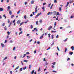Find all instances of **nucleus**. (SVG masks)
Returning a JSON list of instances; mask_svg holds the SVG:
<instances>
[{"label":"nucleus","instance_id":"1","mask_svg":"<svg viewBox=\"0 0 74 74\" xmlns=\"http://www.w3.org/2000/svg\"><path fill=\"white\" fill-rule=\"evenodd\" d=\"M41 15V12H40V13H38V14H37V15L36 16V17L37 18V17H38V16H39V15Z\"/></svg>","mask_w":74,"mask_h":74},{"label":"nucleus","instance_id":"2","mask_svg":"<svg viewBox=\"0 0 74 74\" xmlns=\"http://www.w3.org/2000/svg\"><path fill=\"white\" fill-rule=\"evenodd\" d=\"M52 28V26H50L49 27L48 29V30H51Z\"/></svg>","mask_w":74,"mask_h":74},{"label":"nucleus","instance_id":"3","mask_svg":"<svg viewBox=\"0 0 74 74\" xmlns=\"http://www.w3.org/2000/svg\"><path fill=\"white\" fill-rule=\"evenodd\" d=\"M37 7H38V6H36V8L35 9V11L36 13H37Z\"/></svg>","mask_w":74,"mask_h":74},{"label":"nucleus","instance_id":"4","mask_svg":"<svg viewBox=\"0 0 74 74\" xmlns=\"http://www.w3.org/2000/svg\"><path fill=\"white\" fill-rule=\"evenodd\" d=\"M35 30H36V32H37V31H38V30L37 29V27H36L34 28V29L32 30V32H34Z\"/></svg>","mask_w":74,"mask_h":74},{"label":"nucleus","instance_id":"5","mask_svg":"<svg viewBox=\"0 0 74 74\" xmlns=\"http://www.w3.org/2000/svg\"><path fill=\"white\" fill-rule=\"evenodd\" d=\"M21 20H19L17 21V23L18 24H19L20 23H21Z\"/></svg>","mask_w":74,"mask_h":74},{"label":"nucleus","instance_id":"6","mask_svg":"<svg viewBox=\"0 0 74 74\" xmlns=\"http://www.w3.org/2000/svg\"><path fill=\"white\" fill-rule=\"evenodd\" d=\"M34 3V1L32 0L31 2V4H33Z\"/></svg>","mask_w":74,"mask_h":74},{"label":"nucleus","instance_id":"7","mask_svg":"<svg viewBox=\"0 0 74 74\" xmlns=\"http://www.w3.org/2000/svg\"><path fill=\"white\" fill-rule=\"evenodd\" d=\"M4 28L5 30H7V27L6 26H5V27H4Z\"/></svg>","mask_w":74,"mask_h":74},{"label":"nucleus","instance_id":"8","mask_svg":"<svg viewBox=\"0 0 74 74\" xmlns=\"http://www.w3.org/2000/svg\"><path fill=\"white\" fill-rule=\"evenodd\" d=\"M23 23H24V22H22L20 23V26H21L22 25H23Z\"/></svg>","mask_w":74,"mask_h":74},{"label":"nucleus","instance_id":"9","mask_svg":"<svg viewBox=\"0 0 74 74\" xmlns=\"http://www.w3.org/2000/svg\"><path fill=\"white\" fill-rule=\"evenodd\" d=\"M71 49H72V51H74V46H72L71 48Z\"/></svg>","mask_w":74,"mask_h":74},{"label":"nucleus","instance_id":"10","mask_svg":"<svg viewBox=\"0 0 74 74\" xmlns=\"http://www.w3.org/2000/svg\"><path fill=\"white\" fill-rule=\"evenodd\" d=\"M3 9L2 8H0V11H3Z\"/></svg>","mask_w":74,"mask_h":74},{"label":"nucleus","instance_id":"11","mask_svg":"<svg viewBox=\"0 0 74 74\" xmlns=\"http://www.w3.org/2000/svg\"><path fill=\"white\" fill-rule=\"evenodd\" d=\"M8 9L7 10V11H9L10 10V6H8Z\"/></svg>","mask_w":74,"mask_h":74},{"label":"nucleus","instance_id":"12","mask_svg":"<svg viewBox=\"0 0 74 74\" xmlns=\"http://www.w3.org/2000/svg\"><path fill=\"white\" fill-rule=\"evenodd\" d=\"M42 9L43 11H45V7H43L42 8Z\"/></svg>","mask_w":74,"mask_h":74},{"label":"nucleus","instance_id":"13","mask_svg":"<svg viewBox=\"0 0 74 74\" xmlns=\"http://www.w3.org/2000/svg\"><path fill=\"white\" fill-rule=\"evenodd\" d=\"M1 44L2 47H4V45L3 43H1Z\"/></svg>","mask_w":74,"mask_h":74},{"label":"nucleus","instance_id":"14","mask_svg":"<svg viewBox=\"0 0 74 74\" xmlns=\"http://www.w3.org/2000/svg\"><path fill=\"white\" fill-rule=\"evenodd\" d=\"M34 70H33L31 72V74H33L34 73Z\"/></svg>","mask_w":74,"mask_h":74},{"label":"nucleus","instance_id":"15","mask_svg":"<svg viewBox=\"0 0 74 74\" xmlns=\"http://www.w3.org/2000/svg\"><path fill=\"white\" fill-rule=\"evenodd\" d=\"M6 59H7V57H6L4 58L3 59V60H5Z\"/></svg>","mask_w":74,"mask_h":74},{"label":"nucleus","instance_id":"16","mask_svg":"<svg viewBox=\"0 0 74 74\" xmlns=\"http://www.w3.org/2000/svg\"><path fill=\"white\" fill-rule=\"evenodd\" d=\"M40 70H41V68L40 67L38 69V71L39 72L40 71Z\"/></svg>","mask_w":74,"mask_h":74},{"label":"nucleus","instance_id":"17","mask_svg":"<svg viewBox=\"0 0 74 74\" xmlns=\"http://www.w3.org/2000/svg\"><path fill=\"white\" fill-rule=\"evenodd\" d=\"M25 56H26V54H24V56H23L22 57L23 58H25Z\"/></svg>","mask_w":74,"mask_h":74},{"label":"nucleus","instance_id":"18","mask_svg":"<svg viewBox=\"0 0 74 74\" xmlns=\"http://www.w3.org/2000/svg\"><path fill=\"white\" fill-rule=\"evenodd\" d=\"M73 52H71L70 53H69V55H73Z\"/></svg>","mask_w":74,"mask_h":74},{"label":"nucleus","instance_id":"19","mask_svg":"<svg viewBox=\"0 0 74 74\" xmlns=\"http://www.w3.org/2000/svg\"><path fill=\"white\" fill-rule=\"evenodd\" d=\"M5 14H4L3 15V17H5V19H6L7 18V17H6V16H5Z\"/></svg>","mask_w":74,"mask_h":74},{"label":"nucleus","instance_id":"20","mask_svg":"<svg viewBox=\"0 0 74 74\" xmlns=\"http://www.w3.org/2000/svg\"><path fill=\"white\" fill-rule=\"evenodd\" d=\"M24 62H28V60H25L23 61Z\"/></svg>","mask_w":74,"mask_h":74},{"label":"nucleus","instance_id":"21","mask_svg":"<svg viewBox=\"0 0 74 74\" xmlns=\"http://www.w3.org/2000/svg\"><path fill=\"white\" fill-rule=\"evenodd\" d=\"M42 38H43V36H42L40 37V39H42Z\"/></svg>","mask_w":74,"mask_h":74},{"label":"nucleus","instance_id":"22","mask_svg":"<svg viewBox=\"0 0 74 74\" xmlns=\"http://www.w3.org/2000/svg\"><path fill=\"white\" fill-rule=\"evenodd\" d=\"M7 33L8 35H10V32L9 31L7 32Z\"/></svg>","mask_w":74,"mask_h":74},{"label":"nucleus","instance_id":"23","mask_svg":"<svg viewBox=\"0 0 74 74\" xmlns=\"http://www.w3.org/2000/svg\"><path fill=\"white\" fill-rule=\"evenodd\" d=\"M51 5V3H50L48 5V7H50Z\"/></svg>","mask_w":74,"mask_h":74},{"label":"nucleus","instance_id":"24","mask_svg":"<svg viewBox=\"0 0 74 74\" xmlns=\"http://www.w3.org/2000/svg\"><path fill=\"white\" fill-rule=\"evenodd\" d=\"M14 17V15H13L11 16V18H13Z\"/></svg>","mask_w":74,"mask_h":74},{"label":"nucleus","instance_id":"25","mask_svg":"<svg viewBox=\"0 0 74 74\" xmlns=\"http://www.w3.org/2000/svg\"><path fill=\"white\" fill-rule=\"evenodd\" d=\"M54 38V37H53V35L52 34L51 35V38L52 39H53Z\"/></svg>","mask_w":74,"mask_h":74},{"label":"nucleus","instance_id":"26","mask_svg":"<svg viewBox=\"0 0 74 74\" xmlns=\"http://www.w3.org/2000/svg\"><path fill=\"white\" fill-rule=\"evenodd\" d=\"M9 14L10 15H11L12 14V12H11V11H10L9 12Z\"/></svg>","mask_w":74,"mask_h":74},{"label":"nucleus","instance_id":"27","mask_svg":"<svg viewBox=\"0 0 74 74\" xmlns=\"http://www.w3.org/2000/svg\"><path fill=\"white\" fill-rule=\"evenodd\" d=\"M59 10L60 11H62V8H61V7L59 8Z\"/></svg>","mask_w":74,"mask_h":74},{"label":"nucleus","instance_id":"28","mask_svg":"<svg viewBox=\"0 0 74 74\" xmlns=\"http://www.w3.org/2000/svg\"><path fill=\"white\" fill-rule=\"evenodd\" d=\"M22 31L21 32H20L18 34L19 35H20V34H21L22 33Z\"/></svg>","mask_w":74,"mask_h":74},{"label":"nucleus","instance_id":"29","mask_svg":"<svg viewBox=\"0 0 74 74\" xmlns=\"http://www.w3.org/2000/svg\"><path fill=\"white\" fill-rule=\"evenodd\" d=\"M48 35V37H49V38H50V37H51V34H49Z\"/></svg>","mask_w":74,"mask_h":74},{"label":"nucleus","instance_id":"30","mask_svg":"<svg viewBox=\"0 0 74 74\" xmlns=\"http://www.w3.org/2000/svg\"><path fill=\"white\" fill-rule=\"evenodd\" d=\"M67 48H66L64 52L65 53L66 52V51H67Z\"/></svg>","mask_w":74,"mask_h":74},{"label":"nucleus","instance_id":"31","mask_svg":"<svg viewBox=\"0 0 74 74\" xmlns=\"http://www.w3.org/2000/svg\"><path fill=\"white\" fill-rule=\"evenodd\" d=\"M22 70H23V68H21L20 69V71H22Z\"/></svg>","mask_w":74,"mask_h":74},{"label":"nucleus","instance_id":"32","mask_svg":"<svg viewBox=\"0 0 74 74\" xmlns=\"http://www.w3.org/2000/svg\"><path fill=\"white\" fill-rule=\"evenodd\" d=\"M19 29L20 32L22 31V28H19Z\"/></svg>","mask_w":74,"mask_h":74},{"label":"nucleus","instance_id":"33","mask_svg":"<svg viewBox=\"0 0 74 74\" xmlns=\"http://www.w3.org/2000/svg\"><path fill=\"white\" fill-rule=\"evenodd\" d=\"M27 68V67L26 66H25V67H23V70H25Z\"/></svg>","mask_w":74,"mask_h":74},{"label":"nucleus","instance_id":"34","mask_svg":"<svg viewBox=\"0 0 74 74\" xmlns=\"http://www.w3.org/2000/svg\"><path fill=\"white\" fill-rule=\"evenodd\" d=\"M56 64V62H54L52 63V64H53V65H55Z\"/></svg>","mask_w":74,"mask_h":74},{"label":"nucleus","instance_id":"35","mask_svg":"<svg viewBox=\"0 0 74 74\" xmlns=\"http://www.w3.org/2000/svg\"><path fill=\"white\" fill-rule=\"evenodd\" d=\"M19 66H17L15 69V70H17V69H18V68H19Z\"/></svg>","mask_w":74,"mask_h":74},{"label":"nucleus","instance_id":"36","mask_svg":"<svg viewBox=\"0 0 74 74\" xmlns=\"http://www.w3.org/2000/svg\"><path fill=\"white\" fill-rule=\"evenodd\" d=\"M21 11V10H20L17 13V14H19L20 13V12Z\"/></svg>","mask_w":74,"mask_h":74},{"label":"nucleus","instance_id":"37","mask_svg":"<svg viewBox=\"0 0 74 74\" xmlns=\"http://www.w3.org/2000/svg\"><path fill=\"white\" fill-rule=\"evenodd\" d=\"M31 29H33V26L32 25H31Z\"/></svg>","mask_w":74,"mask_h":74},{"label":"nucleus","instance_id":"38","mask_svg":"<svg viewBox=\"0 0 74 74\" xmlns=\"http://www.w3.org/2000/svg\"><path fill=\"white\" fill-rule=\"evenodd\" d=\"M56 38H59V36H58V35L56 36Z\"/></svg>","mask_w":74,"mask_h":74},{"label":"nucleus","instance_id":"39","mask_svg":"<svg viewBox=\"0 0 74 74\" xmlns=\"http://www.w3.org/2000/svg\"><path fill=\"white\" fill-rule=\"evenodd\" d=\"M54 3H57V1L56 0H55L54 1Z\"/></svg>","mask_w":74,"mask_h":74},{"label":"nucleus","instance_id":"40","mask_svg":"<svg viewBox=\"0 0 74 74\" xmlns=\"http://www.w3.org/2000/svg\"><path fill=\"white\" fill-rule=\"evenodd\" d=\"M50 14H51V12H48L47 13V15H50Z\"/></svg>","mask_w":74,"mask_h":74},{"label":"nucleus","instance_id":"41","mask_svg":"<svg viewBox=\"0 0 74 74\" xmlns=\"http://www.w3.org/2000/svg\"><path fill=\"white\" fill-rule=\"evenodd\" d=\"M51 32L52 33H56V31H51Z\"/></svg>","mask_w":74,"mask_h":74},{"label":"nucleus","instance_id":"42","mask_svg":"<svg viewBox=\"0 0 74 74\" xmlns=\"http://www.w3.org/2000/svg\"><path fill=\"white\" fill-rule=\"evenodd\" d=\"M26 54H27V55H29L30 54V53H29V52H27V53H26Z\"/></svg>","mask_w":74,"mask_h":74},{"label":"nucleus","instance_id":"43","mask_svg":"<svg viewBox=\"0 0 74 74\" xmlns=\"http://www.w3.org/2000/svg\"><path fill=\"white\" fill-rule=\"evenodd\" d=\"M67 39H68V38H66V39L64 40V41H67Z\"/></svg>","mask_w":74,"mask_h":74},{"label":"nucleus","instance_id":"44","mask_svg":"<svg viewBox=\"0 0 74 74\" xmlns=\"http://www.w3.org/2000/svg\"><path fill=\"white\" fill-rule=\"evenodd\" d=\"M58 18H59V16H58L57 17V18H56V20H58Z\"/></svg>","mask_w":74,"mask_h":74},{"label":"nucleus","instance_id":"45","mask_svg":"<svg viewBox=\"0 0 74 74\" xmlns=\"http://www.w3.org/2000/svg\"><path fill=\"white\" fill-rule=\"evenodd\" d=\"M34 53H36V50H35L34 51Z\"/></svg>","mask_w":74,"mask_h":74},{"label":"nucleus","instance_id":"46","mask_svg":"<svg viewBox=\"0 0 74 74\" xmlns=\"http://www.w3.org/2000/svg\"><path fill=\"white\" fill-rule=\"evenodd\" d=\"M46 4V3L45 2L43 4V5H45Z\"/></svg>","mask_w":74,"mask_h":74},{"label":"nucleus","instance_id":"47","mask_svg":"<svg viewBox=\"0 0 74 74\" xmlns=\"http://www.w3.org/2000/svg\"><path fill=\"white\" fill-rule=\"evenodd\" d=\"M31 65H29V69H31Z\"/></svg>","mask_w":74,"mask_h":74},{"label":"nucleus","instance_id":"48","mask_svg":"<svg viewBox=\"0 0 74 74\" xmlns=\"http://www.w3.org/2000/svg\"><path fill=\"white\" fill-rule=\"evenodd\" d=\"M74 18V16H71V18Z\"/></svg>","mask_w":74,"mask_h":74},{"label":"nucleus","instance_id":"49","mask_svg":"<svg viewBox=\"0 0 74 74\" xmlns=\"http://www.w3.org/2000/svg\"><path fill=\"white\" fill-rule=\"evenodd\" d=\"M52 72L53 73H56L57 72L56 71H53Z\"/></svg>","mask_w":74,"mask_h":74},{"label":"nucleus","instance_id":"50","mask_svg":"<svg viewBox=\"0 0 74 74\" xmlns=\"http://www.w3.org/2000/svg\"><path fill=\"white\" fill-rule=\"evenodd\" d=\"M24 18H25V19H26V16H24Z\"/></svg>","mask_w":74,"mask_h":74},{"label":"nucleus","instance_id":"51","mask_svg":"<svg viewBox=\"0 0 74 74\" xmlns=\"http://www.w3.org/2000/svg\"><path fill=\"white\" fill-rule=\"evenodd\" d=\"M57 48L58 50L59 51H60V50H59V47H57Z\"/></svg>","mask_w":74,"mask_h":74},{"label":"nucleus","instance_id":"52","mask_svg":"<svg viewBox=\"0 0 74 74\" xmlns=\"http://www.w3.org/2000/svg\"><path fill=\"white\" fill-rule=\"evenodd\" d=\"M38 21H36V25H38V23H38Z\"/></svg>","mask_w":74,"mask_h":74},{"label":"nucleus","instance_id":"53","mask_svg":"<svg viewBox=\"0 0 74 74\" xmlns=\"http://www.w3.org/2000/svg\"><path fill=\"white\" fill-rule=\"evenodd\" d=\"M59 15V12H57V14H56V15Z\"/></svg>","mask_w":74,"mask_h":74},{"label":"nucleus","instance_id":"54","mask_svg":"<svg viewBox=\"0 0 74 74\" xmlns=\"http://www.w3.org/2000/svg\"><path fill=\"white\" fill-rule=\"evenodd\" d=\"M34 13H35V12H32V14H33L34 15H35V14H34Z\"/></svg>","mask_w":74,"mask_h":74},{"label":"nucleus","instance_id":"55","mask_svg":"<svg viewBox=\"0 0 74 74\" xmlns=\"http://www.w3.org/2000/svg\"><path fill=\"white\" fill-rule=\"evenodd\" d=\"M5 25V23H3V24H2L3 26H4Z\"/></svg>","mask_w":74,"mask_h":74},{"label":"nucleus","instance_id":"56","mask_svg":"<svg viewBox=\"0 0 74 74\" xmlns=\"http://www.w3.org/2000/svg\"><path fill=\"white\" fill-rule=\"evenodd\" d=\"M15 49V47H14L13 49V51H14Z\"/></svg>","mask_w":74,"mask_h":74},{"label":"nucleus","instance_id":"57","mask_svg":"<svg viewBox=\"0 0 74 74\" xmlns=\"http://www.w3.org/2000/svg\"><path fill=\"white\" fill-rule=\"evenodd\" d=\"M10 73L11 74H12V71H10Z\"/></svg>","mask_w":74,"mask_h":74},{"label":"nucleus","instance_id":"58","mask_svg":"<svg viewBox=\"0 0 74 74\" xmlns=\"http://www.w3.org/2000/svg\"><path fill=\"white\" fill-rule=\"evenodd\" d=\"M15 19L13 21V23H15Z\"/></svg>","mask_w":74,"mask_h":74},{"label":"nucleus","instance_id":"59","mask_svg":"<svg viewBox=\"0 0 74 74\" xmlns=\"http://www.w3.org/2000/svg\"><path fill=\"white\" fill-rule=\"evenodd\" d=\"M12 40H11L10 41V43H12Z\"/></svg>","mask_w":74,"mask_h":74},{"label":"nucleus","instance_id":"60","mask_svg":"<svg viewBox=\"0 0 74 74\" xmlns=\"http://www.w3.org/2000/svg\"><path fill=\"white\" fill-rule=\"evenodd\" d=\"M56 22H55L54 23V26H56Z\"/></svg>","mask_w":74,"mask_h":74},{"label":"nucleus","instance_id":"61","mask_svg":"<svg viewBox=\"0 0 74 74\" xmlns=\"http://www.w3.org/2000/svg\"><path fill=\"white\" fill-rule=\"evenodd\" d=\"M30 35V34H28L27 35V36H28Z\"/></svg>","mask_w":74,"mask_h":74},{"label":"nucleus","instance_id":"62","mask_svg":"<svg viewBox=\"0 0 74 74\" xmlns=\"http://www.w3.org/2000/svg\"><path fill=\"white\" fill-rule=\"evenodd\" d=\"M14 6H16V2H15L14 4Z\"/></svg>","mask_w":74,"mask_h":74},{"label":"nucleus","instance_id":"63","mask_svg":"<svg viewBox=\"0 0 74 74\" xmlns=\"http://www.w3.org/2000/svg\"><path fill=\"white\" fill-rule=\"evenodd\" d=\"M33 40V39H31L29 41V42H31Z\"/></svg>","mask_w":74,"mask_h":74},{"label":"nucleus","instance_id":"64","mask_svg":"<svg viewBox=\"0 0 74 74\" xmlns=\"http://www.w3.org/2000/svg\"><path fill=\"white\" fill-rule=\"evenodd\" d=\"M27 2H25V5H26V4H27Z\"/></svg>","mask_w":74,"mask_h":74}]
</instances>
